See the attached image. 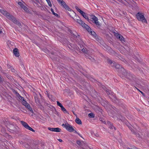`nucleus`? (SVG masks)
Masks as SVG:
<instances>
[{
  "mask_svg": "<svg viewBox=\"0 0 149 149\" xmlns=\"http://www.w3.org/2000/svg\"><path fill=\"white\" fill-rule=\"evenodd\" d=\"M0 12L3 14L5 15L8 19L11 20L14 24L17 25L20 28L22 27V25L20 22L17 20L14 17L13 15H10L6 11L0 9Z\"/></svg>",
  "mask_w": 149,
  "mask_h": 149,
  "instance_id": "obj_1",
  "label": "nucleus"
},
{
  "mask_svg": "<svg viewBox=\"0 0 149 149\" xmlns=\"http://www.w3.org/2000/svg\"><path fill=\"white\" fill-rule=\"evenodd\" d=\"M83 17L86 19H87L89 22L91 23V22H93L97 25L100 26V24L98 21V19L94 15H92L91 16V18L92 19V20L90 19H89L88 15L87 14H86L85 15H84Z\"/></svg>",
  "mask_w": 149,
  "mask_h": 149,
  "instance_id": "obj_2",
  "label": "nucleus"
},
{
  "mask_svg": "<svg viewBox=\"0 0 149 149\" xmlns=\"http://www.w3.org/2000/svg\"><path fill=\"white\" fill-rule=\"evenodd\" d=\"M58 3L61 4V6H62L65 9L68 11L72 12L73 14H75L74 13L73 11H71L72 9L69 8V7L65 3L63 0H57Z\"/></svg>",
  "mask_w": 149,
  "mask_h": 149,
  "instance_id": "obj_3",
  "label": "nucleus"
},
{
  "mask_svg": "<svg viewBox=\"0 0 149 149\" xmlns=\"http://www.w3.org/2000/svg\"><path fill=\"white\" fill-rule=\"evenodd\" d=\"M136 16L139 21H142L143 23H146L147 22L143 13L139 12L136 14Z\"/></svg>",
  "mask_w": 149,
  "mask_h": 149,
  "instance_id": "obj_4",
  "label": "nucleus"
},
{
  "mask_svg": "<svg viewBox=\"0 0 149 149\" xmlns=\"http://www.w3.org/2000/svg\"><path fill=\"white\" fill-rule=\"evenodd\" d=\"M62 126L65 127L66 130L70 132H74L75 131H76L74 129L72 126L70 125L68 123H67L65 124H62Z\"/></svg>",
  "mask_w": 149,
  "mask_h": 149,
  "instance_id": "obj_5",
  "label": "nucleus"
},
{
  "mask_svg": "<svg viewBox=\"0 0 149 149\" xmlns=\"http://www.w3.org/2000/svg\"><path fill=\"white\" fill-rule=\"evenodd\" d=\"M111 66L112 67H114L116 69L118 70V71L121 74V72H123V71L121 70L122 68H122L121 66L120 65L117 64L116 63L114 62L113 63L112 65H111Z\"/></svg>",
  "mask_w": 149,
  "mask_h": 149,
  "instance_id": "obj_6",
  "label": "nucleus"
},
{
  "mask_svg": "<svg viewBox=\"0 0 149 149\" xmlns=\"http://www.w3.org/2000/svg\"><path fill=\"white\" fill-rule=\"evenodd\" d=\"M121 70L123 71V72H121V74L123 75V77H124L129 79L130 78L131 74L130 72H127L124 68H122Z\"/></svg>",
  "mask_w": 149,
  "mask_h": 149,
  "instance_id": "obj_7",
  "label": "nucleus"
},
{
  "mask_svg": "<svg viewBox=\"0 0 149 149\" xmlns=\"http://www.w3.org/2000/svg\"><path fill=\"white\" fill-rule=\"evenodd\" d=\"M20 122L22 125L25 128L33 132H35V130L30 127L26 123L23 121H21Z\"/></svg>",
  "mask_w": 149,
  "mask_h": 149,
  "instance_id": "obj_8",
  "label": "nucleus"
},
{
  "mask_svg": "<svg viewBox=\"0 0 149 149\" xmlns=\"http://www.w3.org/2000/svg\"><path fill=\"white\" fill-rule=\"evenodd\" d=\"M75 21L80 24L83 27L85 28L86 27L89 28V26L81 19H77V20Z\"/></svg>",
  "mask_w": 149,
  "mask_h": 149,
  "instance_id": "obj_9",
  "label": "nucleus"
},
{
  "mask_svg": "<svg viewBox=\"0 0 149 149\" xmlns=\"http://www.w3.org/2000/svg\"><path fill=\"white\" fill-rule=\"evenodd\" d=\"M51 55H50V57L53 60H57L56 58H57L58 55L55 52H52L51 53Z\"/></svg>",
  "mask_w": 149,
  "mask_h": 149,
  "instance_id": "obj_10",
  "label": "nucleus"
},
{
  "mask_svg": "<svg viewBox=\"0 0 149 149\" xmlns=\"http://www.w3.org/2000/svg\"><path fill=\"white\" fill-rule=\"evenodd\" d=\"M49 130L51 131L55 132H60L61 131V129L58 127L57 128H51L49 127L48 128Z\"/></svg>",
  "mask_w": 149,
  "mask_h": 149,
  "instance_id": "obj_11",
  "label": "nucleus"
},
{
  "mask_svg": "<svg viewBox=\"0 0 149 149\" xmlns=\"http://www.w3.org/2000/svg\"><path fill=\"white\" fill-rule=\"evenodd\" d=\"M109 97L111 100L114 103L116 102V97L115 96L114 93H113L110 95H109Z\"/></svg>",
  "mask_w": 149,
  "mask_h": 149,
  "instance_id": "obj_12",
  "label": "nucleus"
},
{
  "mask_svg": "<svg viewBox=\"0 0 149 149\" xmlns=\"http://www.w3.org/2000/svg\"><path fill=\"white\" fill-rule=\"evenodd\" d=\"M57 104L58 106H59L61 108V110L65 113H67V111L66 109L63 107L62 104L59 102H57Z\"/></svg>",
  "mask_w": 149,
  "mask_h": 149,
  "instance_id": "obj_13",
  "label": "nucleus"
},
{
  "mask_svg": "<svg viewBox=\"0 0 149 149\" xmlns=\"http://www.w3.org/2000/svg\"><path fill=\"white\" fill-rule=\"evenodd\" d=\"M13 53L15 56L18 57L19 56V50L17 48H15L13 50Z\"/></svg>",
  "mask_w": 149,
  "mask_h": 149,
  "instance_id": "obj_14",
  "label": "nucleus"
},
{
  "mask_svg": "<svg viewBox=\"0 0 149 149\" xmlns=\"http://www.w3.org/2000/svg\"><path fill=\"white\" fill-rule=\"evenodd\" d=\"M107 124L108 125L109 128L113 130L114 129V130H116L115 127L113 125L112 123H111L110 122L108 121L107 123Z\"/></svg>",
  "mask_w": 149,
  "mask_h": 149,
  "instance_id": "obj_15",
  "label": "nucleus"
},
{
  "mask_svg": "<svg viewBox=\"0 0 149 149\" xmlns=\"http://www.w3.org/2000/svg\"><path fill=\"white\" fill-rule=\"evenodd\" d=\"M85 29L87 30V31L91 33V34L93 36H95L96 33L94 31H91V29L89 26V28L86 27Z\"/></svg>",
  "mask_w": 149,
  "mask_h": 149,
  "instance_id": "obj_16",
  "label": "nucleus"
},
{
  "mask_svg": "<svg viewBox=\"0 0 149 149\" xmlns=\"http://www.w3.org/2000/svg\"><path fill=\"white\" fill-rule=\"evenodd\" d=\"M15 93L16 96L19 98V99H20L22 101L24 100V97L20 95L19 93L16 91H15Z\"/></svg>",
  "mask_w": 149,
  "mask_h": 149,
  "instance_id": "obj_17",
  "label": "nucleus"
},
{
  "mask_svg": "<svg viewBox=\"0 0 149 149\" xmlns=\"http://www.w3.org/2000/svg\"><path fill=\"white\" fill-rule=\"evenodd\" d=\"M125 124L127 126V127L129 128L131 130V132H132L134 130L132 129V126L129 124L128 123H125Z\"/></svg>",
  "mask_w": 149,
  "mask_h": 149,
  "instance_id": "obj_18",
  "label": "nucleus"
},
{
  "mask_svg": "<svg viewBox=\"0 0 149 149\" xmlns=\"http://www.w3.org/2000/svg\"><path fill=\"white\" fill-rule=\"evenodd\" d=\"M47 96L48 98L50 99L52 101H55V98L54 96H52V95H49L48 93L47 92Z\"/></svg>",
  "mask_w": 149,
  "mask_h": 149,
  "instance_id": "obj_19",
  "label": "nucleus"
},
{
  "mask_svg": "<svg viewBox=\"0 0 149 149\" xmlns=\"http://www.w3.org/2000/svg\"><path fill=\"white\" fill-rule=\"evenodd\" d=\"M117 38L119 39L122 42H125L124 38L120 34V35L119 36H118V37Z\"/></svg>",
  "mask_w": 149,
  "mask_h": 149,
  "instance_id": "obj_20",
  "label": "nucleus"
},
{
  "mask_svg": "<svg viewBox=\"0 0 149 149\" xmlns=\"http://www.w3.org/2000/svg\"><path fill=\"white\" fill-rule=\"evenodd\" d=\"M75 121L79 125H81L82 124V122L81 121V120L80 119L78 118H76Z\"/></svg>",
  "mask_w": 149,
  "mask_h": 149,
  "instance_id": "obj_21",
  "label": "nucleus"
},
{
  "mask_svg": "<svg viewBox=\"0 0 149 149\" xmlns=\"http://www.w3.org/2000/svg\"><path fill=\"white\" fill-rule=\"evenodd\" d=\"M34 99L36 103L38 104L40 103V100L37 96L36 95L34 96Z\"/></svg>",
  "mask_w": 149,
  "mask_h": 149,
  "instance_id": "obj_22",
  "label": "nucleus"
},
{
  "mask_svg": "<svg viewBox=\"0 0 149 149\" xmlns=\"http://www.w3.org/2000/svg\"><path fill=\"white\" fill-rule=\"evenodd\" d=\"M105 91L109 96V95H110L113 93L111 90L108 89H106Z\"/></svg>",
  "mask_w": 149,
  "mask_h": 149,
  "instance_id": "obj_23",
  "label": "nucleus"
},
{
  "mask_svg": "<svg viewBox=\"0 0 149 149\" xmlns=\"http://www.w3.org/2000/svg\"><path fill=\"white\" fill-rule=\"evenodd\" d=\"M129 79L131 81L135 80V78L134 77V76L133 75L131 74V76L130 77V78Z\"/></svg>",
  "mask_w": 149,
  "mask_h": 149,
  "instance_id": "obj_24",
  "label": "nucleus"
},
{
  "mask_svg": "<svg viewBox=\"0 0 149 149\" xmlns=\"http://www.w3.org/2000/svg\"><path fill=\"white\" fill-rule=\"evenodd\" d=\"M51 10L52 12V14L54 15L55 16H56L57 17H59V15L57 13H55L54 11V10L52 8H51Z\"/></svg>",
  "mask_w": 149,
  "mask_h": 149,
  "instance_id": "obj_25",
  "label": "nucleus"
},
{
  "mask_svg": "<svg viewBox=\"0 0 149 149\" xmlns=\"http://www.w3.org/2000/svg\"><path fill=\"white\" fill-rule=\"evenodd\" d=\"M132 133L133 134H134L137 137L140 138V135L137 132H135L134 130L132 132Z\"/></svg>",
  "mask_w": 149,
  "mask_h": 149,
  "instance_id": "obj_26",
  "label": "nucleus"
},
{
  "mask_svg": "<svg viewBox=\"0 0 149 149\" xmlns=\"http://www.w3.org/2000/svg\"><path fill=\"white\" fill-rule=\"evenodd\" d=\"M88 116L90 118H94L95 117V115L93 113H91L88 114Z\"/></svg>",
  "mask_w": 149,
  "mask_h": 149,
  "instance_id": "obj_27",
  "label": "nucleus"
},
{
  "mask_svg": "<svg viewBox=\"0 0 149 149\" xmlns=\"http://www.w3.org/2000/svg\"><path fill=\"white\" fill-rule=\"evenodd\" d=\"M104 47L107 50H108L109 51L111 50V48L107 45H105Z\"/></svg>",
  "mask_w": 149,
  "mask_h": 149,
  "instance_id": "obj_28",
  "label": "nucleus"
},
{
  "mask_svg": "<svg viewBox=\"0 0 149 149\" xmlns=\"http://www.w3.org/2000/svg\"><path fill=\"white\" fill-rule=\"evenodd\" d=\"M46 1H47L49 6L50 7H52V4L51 2V1H50V0H46Z\"/></svg>",
  "mask_w": 149,
  "mask_h": 149,
  "instance_id": "obj_29",
  "label": "nucleus"
},
{
  "mask_svg": "<svg viewBox=\"0 0 149 149\" xmlns=\"http://www.w3.org/2000/svg\"><path fill=\"white\" fill-rule=\"evenodd\" d=\"M22 8H23L24 10L26 12H27L29 10L28 8L24 5L23 6V7H22Z\"/></svg>",
  "mask_w": 149,
  "mask_h": 149,
  "instance_id": "obj_30",
  "label": "nucleus"
},
{
  "mask_svg": "<svg viewBox=\"0 0 149 149\" xmlns=\"http://www.w3.org/2000/svg\"><path fill=\"white\" fill-rule=\"evenodd\" d=\"M18 4L20 6L21 8L23 7V6H24L23 3L21 2H18Z\"/></svg>",
  "mask_w": 149,
  "mask_h": 149,
  "instance_id": "obj_31",
  "label": "nucleus"
},
{
  "mask_svg": "<svg viewBox=\"0 0 149 149\" xmlns=\"http://www.w3.org/2000/svg\"><path fill=\"white\" fill-rule=\"evenodd\" d=\"M22 104L24 106L28 103L27 102L24 100L22 101Z\"/></svg>",
  "mask_w": 149,
  "mask_h": 149,
  "instance_id": "obj_32",
  "label": "nucleus"
},
{
  "mask_svg": "<svg viewBox=\"0 0 149 149\" xmlns=\"http://www.w3.org/2000/svg\"><path fill=\"white\" fill-rule=\"evenodd\" d=\"M100 121H101V122L105 124L106 123V122H105V121L104 120V119H103L102 118H100Z\"/></svg>",
  "mask_w": 149,
  "mask_h": 149,
  "instance_id": "obj_33",
  "label": "nucleus"
},
{
  "mask_svg": "<svg viewBox=\"0 0 149 149\" xmlns=\"http://www.w3.org/2000/svg\"><path fill=\"white\" fill-rule=\"evenodd\" d=\"M75 8L77 10V11H78L80 13L82 11L80 9H79V8L77 6L75 7Z\"/></svg>",
  "mask_w": 149,
  "mask_h": 149,
  "instance_id": "obj_34",
  "label": "nucleus"
},
{
  "mask_svg": "<svg viewBox=\"0 0 149 149\" xmlns=\"http://www.w3.org/2000/svg\"><path fill=\"white\" fill-rule=\"evenodd\" d=\"M107 61L108 63L110 64H111V65H112L113 64V62L111 60H110L109 59H108L107 60Z\"/></svg>",
  "mask_w": 149,
  "mask_h": 149,
  "instance_id": "obj_35",
  "label": "nucleus"
},
{
  "mask_svg": "<svg viewBox=\"0 0 149 149\" xmlns=\"http://www.w3.org/2000/svg\"><path fill=\"white\" fill-rule=\"evenodd\" d=\"M77 143L79 146H81V143L79 141H76Z\"/></svg>",
  "mask_w": 149,
  "mask_h": 149,
  "instance_id": "obj_36",
  "label": "nucleus"
},
{
  "mask_svg": "<svg viewBox=\"0 0 149 149\" xmlns=\"http://www.w3.org/2000/svg\"><path fill=\"white\" fill-rule=\"evenodd\" d=\"M24 106L28 109L30 107L29 104H28V103H27V104H26Z\"/></svg>",
  "mask_w": 149,
  "mask_h": 149,
  "instance_id": "obj_37",
  "label": "nucleus"
},
{
  "mask_svg": "<svg viewBox=\"0 0 149 149\" xmlns=\"http://www.w3.org/2000/svg\"><path fill=\"white\" fill-rule=\"evenodd\" d=\"M81 49H81L82 51L84 52V53H86V48H83L82 49H81Z\"/></svg>",
  "mask_w": 149,
  "mask_h": 149,
  "instance_id": "obj_38",
  "label": "nucleus"
},
{
  "mask_svg": "<svg viewBox=\"0 0 149 149\" xmlns=\"http://www.w3.org/2000/svg\"><path fill=\"white\" fill-rule=\"evenodd\" d=\"M80 13L81 15L83 17L84 15H85L86 13H84L83 11H82Z\"/></svg>",
  "mask_w": 149,
  "mask_h": 149,
  "instance_id": "obj_39",
  "label": "nucleus"
},
{
  "mask_svg": "<svg viewBox=\"0 0 149 149\" xmlns=\"http://www.w3.org/2000/svg\"><path fill=\"white\" fill-rule=\"evenodd\" d=\"M120 34L116 33H115L114 34L115 36L117 37V38L118 37V36H120Z\"/></svg>",
  "mask_w": 149,
  "mask_h": 149,
  "instance_id": "obj_40",
  "label": "nucleus"
},
{
  "mask_svg": "<svg viewBox=\"0 0 149 149\" xmlns=\"http://www.w3.org/2000/svg\"><path fill=\"white\" fill-rule=\"evenodd\" d=\"M28 110H29L32 113H33V110H32V108L31 107H30L28 109Z\"/></svg>",
  "mask_w": 149,
  "mask_h": 149,
  "instance_id": "obj_41",
  "label": "nucleus"
},
{
  "mask_svg": "<svg viewBox=\"0 0 149 149\" xmlns=\"http://www.w3.org/2000/svg\"><path fill=\"white\" fill-rule=\"evenodd\" d=\"M74 132L75 133H76V134H78L81 137H82L81 136V135L80 134L78 133V132H77L76 131H75Z\"/></svg>",
  "mask_w": 149,
  "mask_h": 149,
  "instance_id": "obj_42",
  "label": "nucleus"
},
{
  "mask_svg": "<svg viewBox=\"0 0 149 149\" xmlns=\"http://www.w3.org/2000/svg\"><path fill=\"white\" fill-rule=\"evenodd\" d=\"M91 58H90V59L91 60V61L93 62H95V60L92 57H91Z\"/></svg>",
  "mask_w": 149,
  "mask_h": 149,
  "instance_id": "obj_43",
  "label": "nucleus"
},
{
  "mask_svg": "<svg viewBox=\"0 0 149 149\" xmlns=\"http://www.w3.org/2000/svg\"><path fill=\"white\" fill-rule=\"evenodd\" d=\"M75 17H77V18H74V21L77 20V19H80V18L77 16L75 15Z\"/></svg>",
  "mask_w": 149,
  "mask_h": 149,
  "instance_id": "obj_44",
  "label": "nucleus"
},
{
  "mask_svg": "<svg viewBox=\"0 0 149 149\" xmlns=\"http://www.w3.org/2000/svg\"><path fill=\"white\" fill-rule=\"evenodd\" d=\"M136 88L139 91V92L142 94V95H144V94L141 91H140L137 88Z\"/></svg>",
  "mask_w": 149,
  "mask_h": 149,
  "instance_id": "obj_45",
  "label": "nucleus"
},
{
  "mask_svg": "<svg viewBox=\"0 0 149 149\" xmlns=\"http://www.w3.org/2000/svg\"><path fill=\"white\" fill-rule=\"evenodd\" d=\"M68 14L69 15L70 17L73 18L74 20V18H77V17H75V16H74V17H72V16H71V15L68 13Z\"/></svg>",
  "mask_w": 149,
  "mask_h": 149,
  "instance_id": "obj_46",
  "label": "nucleus"
},
{
  "mask_svg": "<svg viewBox=\"0 0 149 149\" xmlns=\"http://www.w3.org/2000/svg\"><path fill=\"white\" fill-rule=\"evenodd\" d=\"M71 33L73 35V36H74V38H77V36L76 35H75L74 34H72L71 32Z\"/></svg>",
  "mask_w": 149,
  "mask_h": 149,
  "instance_id": "obj_47",
  "label": "nucleus"
},
{
  "mask_svg": "<svg viewBox=\"0 0 149 149\" xmlns=\"http://www.w3.org/2000/svg\"><path fill=\"white\" fill-rule=\"evenodd\" d=\"M58 140L60 142H62L63 141L61 139H58Z\"/></svg>",
  "mask_w": 149,
  "mask_h": 149,
  "instance_id": "obj_48",
  "label": "nucleus"
},
{
  "mask_svg": "<svg viewBox=\"0 0 149 149\" xmlns=\"http://www.w3.org/2000/svg\"><path fill=\"white\" fill-rule=\"evenodd\" d=\"M2 81V79L1 77V76H0V82L1 81Z\"/></svg>",
  "mask_w": 149,
  "mask_h": 149,
  "instance_id": "obj_49",
  "label": "nucleus"
},
{
  "mask_svg": "<svg viewBox=\"0 0 149 149\" xmlns=\"http://www.w3.org/2000/svg\"><path fill=\"white\" fill-rule=\"evenodd\" d=\"M1 33H3V31H0V34H1Z\"/></svg>",
  "mask_w": 149,
  "mask_h": 149,
  "instance_id": "obj_50",
  "label": "nucleus"
},
{
  "mask_svg": "<svg viewBox=\"0 0 149 149\" xmlns=\"http://www.w3.org/2000/svg\"><path fill=\"white\" fill-rule=\"evenodd\" d=\"M126 149H132V148H130L129 147H128V148H127Z\"/></svg>",
  "mask_w": 149,
  "mask_h": 149,
  "instance_id": "obj_51",
  "label": "nucleus"
},
{
  "mask_svg": "<svg viewBox=\"0 0 149 149\" xmlns=\"http://www.w3.org/2000/svg\"><path fill=\"white\" fill-rule=\"evenodd\" d=\"M37 2H39V0H35Z\"/></svg>",
  "mask_w": 149,
  "mask_h": 149,
  "instance_id": "obj_52",
  "label": "nucleus"
},
{
  "mask_svg": "<svg viewBox=\"0 0 149 149\" xmlns=\"http://www.w3.org/2000/svg\"><path fill=\"white\" fill-rule=\"evenodd\" d=\"M47 92L48 93L47 91H46V93H45V94H46V95H47Z\"/></svg>",
  "mask_w": 149,
  "mask_h": 149,
  "instance_id": "obj_53",
  "label": "nucleus"
},
{
  "mask_svg": "<svg viewBox=\"0 0 149 149\" xmlns=\"http://www.w3.org/2000/svg\"><path fill=\"white\" fill-rule=\"evenodd\" d=\"M22 67H23L24 68V65L23 64H22Z\"/></svg>",
  "mask_w": 149,
  "mask_h": 149,
  "instance_id": "obj_54",
  "label": "nucleus"
},
{
  "mask_svg": "<svg viewBox=\"0 0 149 149\" xmlns=\"http://www.w3.org/2000/svg\"><path fill=\"white\" fill-rule=\"evenodd\" d=\"M78 38H79L80 36H79V35H78Z\"/></svg>",
  "mask_w": 149,
  "mask_h": 149,
  "instance_id": "obj_55",
  "label": "nucleus"
},
{
  "mask_svg": "<svg viewBox=\"0 0 149 149\" xmlns=\"http://www.w3.org/2000/svg\"><path fill=\"white\" fill-rule=\"evenodd\" d=\"M73 112V114H74V115H76L74 113V112Z\"/></svg>",
  "mask_w": 149,
  "mask_h": 149,
  "instance_id": "obj_56",
  "label": "nucleus"
},
{
  "mask_svg": "<svg viewBox=\"0 0 149 149\" xmlns=\"http://www.w3.org/2000/svg\"><path fill=\"white\" fill-rule=\"evenodd\" d=\"M8 67L9 68H10V67H11L10 66V65H9L8 66Z\"/></svg>",
  "mask_w": 149,
  "mask_h": 149,
  "instance_id": "obj_57",
  "label": "nucleus"
},
{
  "mask_svg": "<svg viewBox=\"0 0 149 149\" xmlns=\"http://www.w3.org/2000/svg\"><path fill=\"white\" fill-rule=\"evenodd\" d=\"M97 136H98V135H97L96 136L97 137Z\"/></svg>",
  "mask_w": 149,
  "mask_h": 149,
  "instance_id": "obj_58",
  "label": "nucleus"
},
{
  "mask_svg": "<svg viewBox=\"0 0 149 149\" xmlns=\"http://www.w3.org/2000/svg\"><path fill=\"white\" fill-rule=\"evenodd\" d=\"M97 136H98V135H97L96 136L97 137Z\"/></svg>",
  "mask_w": 149,
  "mask_h": 149,
  "instance_id": "obj_59",
  "label": "nucleus"
},
{
  "mask_svg": "<svg viewBox=\"0 0 149 149\" xmlns=\"http://www.w3.org/2000/svg\"><path fill=\"white\" fill-rule=\"evenodd\" d=\"M97 136H98V135H97L96 136L97 137Z\"/></svg>",
  "mask_w": 149,
  "mask_h": 149,
  "instance_id": "obj_60",
  "label": "nucleus"
},
{
  "mask_svg": "<svg viewBox=\"0 0 149 149\" xmlns=\"http://www.w3.org/2000/svg\"><path fill=\"white\" fill-rule=\"evenodd\" d=\"M138 59V61H139V59Z\"/></svg>",
  "mask_w": 149,
  "mask_h": 149,
  "instance_id": "obj_61",
  "label": "nucleus"
},
{
  "mask_svg": "<svg viewBox=\"0 0 149 149\" xmlns=\"http://www.w3.org/2000/svg\"><path fill=\"white\" fill-rule=\"evenodd\" d=\"M132 1H133V0H132Z\"/></svg>",
  "mask_w": 149,
  "mask_h": 149,
  "instance_id": "obj_62",
  "label": "nucleus"
},
{
  "mask_svg": "<svg viewBox=\"0 0 149 149\" xmlns=\"http://www.w3.org/2000/svg\"><path fill=\"white\" fill-rule=\"evenodd\" d=\"M148 136L149 137V135H148Z\"/></svg>",
  "mask_w": 149,
  "mask_h": 149,
  "instance_id": "obj_63",
  "label": "nucleus"
}]
</instances>
